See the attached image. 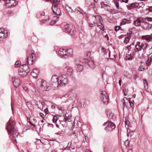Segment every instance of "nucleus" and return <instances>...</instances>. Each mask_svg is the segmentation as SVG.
<instances>
[{
  "instance_id": "obj_1",
  "label": "nucleus",
  "mask_w": 152,
  "mask_h": 152,
  "mask_svg": "<svg viewBox=\"0 0 152 152\" xmlns=\"http://www.w3.org/2000/svg\"><path fill=\"white\" fill-rule=\"evenodd\" d=\"M15 123L10 119L7 123L6 129L9 134L11 135L14 139L17 142L16 137H18V133L17 132L15 128Z\"/></svg>"
},
{
  "instance_id": "obj_2",
  "label": "nucleus",
  "mask_w": 152,
  "mask_h": 152,
  "mask_svg": "<svg viewBox=\"0 0 152 152\" xmlns=\"http://www.w3.org/2000/svg\"><path fill=\"white\" fill-rule=\"evenodd\" d=\"M37 85L38 87L42 91H47L49 86L46 81L41 79H38L37 81Z\"/></svg>"
},
{
  "instance_id": "obj_3",
  "label": "nucleus",
  "mask_w": 152,
  "mask_h": 152,
  "mask_svg": "<svg viewBox=\"0 0 152 152\" xmlns=\"http://www.w3.org/2000/svg\"><path fill=\"white\" fill-rule=\"evenodd\" d=\"M50 85L55 89L59 87L60 85L58 80V77L56 75H54L52 77Z\"/></svg>"
},
{
  "instance_id": "obj_4",
  "label": "nucleus",
  "mask_w": 152,
  "mask_h": 152,
  "mask_svg": "<svg viewBox=\"0 0 152 152\" xmlns=\"http://www.w3.org/2000/svg\"><path fill=\"white\" fill-rule=\"evenodd\" d=\"M135 47L137 50L140 51L142 49L143 50H145L149 47V46L147 43L137 42L135 45Z\"/></svg>"
},
{
  "instance_id": "obj_5",
  "label": "nucleus",
  "mask_w": 152,
  "mask_h": 152,
  "mask_svg": "<svg viewBox=\"0 0 152 152\" xmlns=\"http://www.w3.org/2000/svg\"><path fill=\"white\" fill-rule=\"evenodd\" d=\"M59 84L61 86H64L68 83L66 75L65 74L61 75L58 77Z\"/></svg>"
},
{
  "instance_id": "obj_6",
  "label": "nucleus",
  "mask_w": 152,
  "mask_h": 152,
  "mask_svg": "<svg viewBox=\"0 0 152 152\" xmlns=\"http://www.w3.org/2000/svg\"><path fill=\"white\" fill-rule=\"evenodd\" d=\"M100 97L104 104L106 105L108 104L109 101L108 96L105 91H101Z\"/></svg>"
},
{
  "instance_id": "obj_7",
  "label": "nucleus",
  "mask_w": 152,
  "mask_h": 152,
  "mask_svg": "<svg viewBox=\"0 0 152 152\" xmlns=\"http://www.w3.org/2000/svg\"><path fill=\"white\" fill-rule=\"evenodd\" d=\"M64 28L66 31L72 35H74L76 33V31L75 30L74 27L72 25H66L64 26Z\"/></svg>"
},
{
  "instance_id": "obj_8",
  "label": "nucleus",
  "mask_w": 152,
  "mask_h": 152,
  "mask_svg": "<svg viewBox=\"0 0 152 152\" xmlns=\"http://www.w3.org/2000/svg\"><path fill=\"white\" fill-rule=\"evenodd\" d=\"M35 54L32 53L28 56L26 61V63L28 65H32L34 62L35 60Z\"/></svg>"
},
{
  "instance_id": "obj_9",
  "label": "nucleus",
  "mask_w": 152,
  "mask_h": 152,
  "mask_svg": "<svg viewBox=\"0 0 152 152\" xmlns=\"http://www.w3.org/2000/svg\"><path fill=\"white\" fill-rule=\"evenodd\" d=\"M115 127V124L111 121H108V124L105 128V129L107 131H109L112 130Z\"/></svg>"
},
{
  "instance_id": "obj_10",
  "label": "nucleus",
  "mask_w": 152,
  "mask_h": 152,
  "mask_svg": "<svg viewBox=\"0 0 152 152\" xmlns=\"http://www.w3.org/2000/svg\"><path fill=\"white\" fill-rule=\"evenodd\" d=\"M82 62L88 64V66L91 68H94L95 67V65L94 63V61L93 60H88L84 59L83 60Z\"/></svg>"
},
{
  "instance_id": "obj_11",
  "label": "nucleus",
  "mask_w": 152,
  "mask_h": 152,
  "mask_svg": "<svg viewBox=\"0 0 152 152\" xmlns=\"http://www.w3.org/2000/svg\"><path fill=\"white\" fill-rule=\"evenodd\" d=\"M17 3L18 2L16 0H8L6 1L5 4L7 6L10 7L15 6Z\"/></svg>"
},
{
  "instance_id": "obj_12",
  "label": "nucleus",
  "mask_w": 152,
  "mask_h": 152,
  "mask_svg": "<svg viewBox=\"0 0 152 152\" xmlns=\"http://www.w3.org/2000/svg\"><path fill=\"white\" fill-rule=\"evenodd\" d=\"M140 3L137 2H134L126 5L127 9L129 10H131L132 8H136L139 5Z\"/></svg>"
},
{
  "instance_id": "obj_13",
  "label": "nucleus",
  "mask_w": 152,
  "mask_h": 152,
  "mask_svg": "<svg viewBox=\"0 0 152 152\" xmlns=\"http://www.w3.org/2000/svg\"><path fill=\"white\" fill-rule=\"evenodd\" d=\"M134 52L132 50H129L126 53V59L127 60H131L134 58L133 57Z\"/></svg>"
},
{
  "instance_id": "obj_14",
  "label": "nucleus",
  "mask_w": 152,
  "mask_h": 152,
  "mask_svg": "<svg viewBox=\"0 0 152 152\" xmlns=\"http://www.w3.org/2000/svg\"><path fill=\"white\" fill-rule=\"evenodd\" d=\"M14 86L16 87L19 86L20 84V79L19 78L13 77L12 80Z\"/></svg>"
},
{
  "instance_id": "obj_15",
  "label": "nucleus",
  "mask_w": 152,
  "mask_h": 152,
  "mask_svg": "<svg viewBox=\"0 0 152 152\" xmlns=\"http://www.w3.org/2000/svg\"><path fill=\"white\" fill-rule=\"evenodd\" d=\"M52 11L56 15H60L61 10L58 6H56V5H53L52 7Z\"/></svg>"
},
{
  "instance_id": "obj_16",
  "label": "nucleus",
  "mask_w": 152,
  "mask_h": 152,
  "mask_svg": "<svg viewBox=\"0 0 152 152\" xmlns=\"http://www.w3.org/2000/svg\"><path fill=\"white\" fill-rule=\"evenodd\" d=\"M58 53L62 57L66 58V50L60 48L58 51Z\"/></svg>"
},
{
  "instance_id": "obj_17",
  "label": "nucleus",
  "mask_w": 152,
  "mask_h": 152,
  "mask_svg": "<svg viewBox=\"0 0 152 152\" xmlns=\"http://www.w3.org/2000/svg\"><path fill=\"white\" fill-rule=\"evenodd\" d=\"M19 75L22 77H24L26 76L28 73V70L25 71H23L21 68H20L18 70Z\"/></svg>"
},
{
  "instance_id": "obj_18",
  "label": "nucleus",
  "mask_w": 152,
  "mask_h": 152,
  "mask_svg": "<svg viewBox=\"0 0 152 152\" xmlns=\"http://www.w3.org/2000/svg\"><path fill=\"white\" fill-rule=\"evenodd\" d=\"M131 21L130 19L124 18L121 20L120 23V25H123L126 24L130 23Z\"/></svg>"
},
{
  "instance_id": "obj_19",
  "label": "nucleus",
  "mask_w": 152,
  "mask_h": 152,
  "mask_svg": "<svg viewBox=\"0 0 152 152\" xmlns=\"http://www.w3.org/2000/svg\"><path fill=\"white\" fill-rule=\"evenodd\" d=\"M0 33H1L3 35L4 37L6 38L7 36L8 33L7 30L4 28H0Z\"/></svg>"
},
{
  "instance_id": "obj_20",
  "label": "nucleus",
  "mask_w": 152,
  "mask_h": 152,
  "mask_svg": "<svg viewBox=\"0 0 152 152\" xmlns=\"http://www.w3.org/2000/svg\"><path fill=\"white\" fill-rule=\"evenodd\" d=\"M152 25L149 24L148 23H144L142 26L143 28L145 30H149L151 28Z\"/></svg>"
},
{
  "instance_id": "obj_21",
  "label": "nucleus",
  "mask_w": 152,
  "mask_h": 152,
  "mask_svg": "<svg viewBox=\"0 0 152 152\" xmlns=\"http://www.w3.org/2000/svg\"><path fill=\"white\" fill-rule=\"evenodd\" d=\"M39 71L37 69H34L31 73V75L34 77H37L38 75Z\"/></svg>"
},
{
  "instance_id": "obj_22",
  "label": "nucleus",
  "mask_w": 152,
  "mask_h": 152,
  "mask_svg": "<svg viewBox=\"0 0 152 152\" xmlns=\"http://www.w3.org/2000/svg\"><path fill=\"white\" fill-rule=\"evenodd\" d=\"M73 55V50L72 48L66 50V58L71 57Z\"/></svg>"
},
{
  "instance_id": "obj_23",
  "label": "nucleus",
  "mask_w": 152,
  "mask_h": 152,
  "mask_svg": "<svg viewBox=\"0 0 152 152\" xmlns=\"http://www.w3.org/2000/svg\"><path fill=\"white\" fill-rule=\"evenodd\" d=\"M151 36L150 35L142 36V38L143 39L145 40L147 42H149L150 40L151 39Z\"/></svg>"
},
{
  "instance_id": "obj_24",
  "label": "nucleus",
  "mask_w": 152,
  "mask_h": 152,
  "mask_svg": "<svg viewBox=\"0 0 152 152\" xmlns=\"http://www.w3.org/2000/svg\"><path fill=\"white\" fill-rule=\"evenodd\" d=\"M113 146L111 142H106L105 144V149L106 150H109L112 148Z\"/></svg>"
},
{
  "instance_id": "obj_25",
  "label": "nucleus",
  "mask_w": 152,
  "mask_h": 152,
  "mask_svg": "<svg viewBox=\"0 0 152 152\" xmlns=\"http://www.w3.org/2000/svg\"><path fill=\"white\" fill-rule=\"evenodd\" d=\"M77 68L76 70L78 72H82L83 70V66L80 64H76Z\"/></svg>"
},
{
  "instance_id": "obj_26",
  "label": "nucleus",
  "mask_w": 152,
  "mask_h": 152,
  "mask_svg": "<svg viewBox=\"0 0 152 152\" xmlns=\"http://www.w3.org/2000/svg\"><path fill=\"white\" fill-rule=\"evenodd\" d=\"M20 68H21L22 69H23V71H25L28 70V72H29L30 70L28 68V64L26 65V64H23L22 66H20Z\"/></svg>"
},
{
  "instance_id": "obj_27",
  "label": "nucleus",
  "mask_w": 152,
  "mask_h": 152,
  "mask_svg": "<svg viewBox=\"0 0 152 152\" xmlns=\"http://www.w3.org/2000/svg\"><path fill=\"white\" fill-rule=\"evenodd\" d=\"M96 24L99 27L102 31H104L105 28L104 27L103 25L102 24L101 22H99V23H96Z\"/></svg>"
},
{
  "instance_id": "obj_28",
  "label": "nucleus",
  "mask_w": 152,
  "mask_h": 152,
  "mask_svg": "<svg viewBox=\"0 0 152 152\" xmlns=\"http://www.w3.org/2000/svg\"><path fill=\"white\" fill-rule=\"evenodd\" d=\"M67 74L69 76L72 75L73 74V70L72 69L71 67H69L67 71Z\"/></svg>"
},
{
  "instance_id": "obj_29",
  "label": "nucleus",
  "mask_w": 152,
  "mask_h": 152,
  "mask_svg": "<svg viewBox=\"0 0 152 152\" xmlns=\"http://www.w3.org/2000/svg\"><path fill=\"white\" fill-rule=\"evenodd\" d=\"M94 17L95 18V19H96L97 21L96 23L101 22L102 18L99 15H94Z\"/></svg>"
},
{
  "instance_id": "obj_30",
  "label": "nucleus",
  "mask_w": 152,
  "mask_h": 152,
  "mask_svg": "<svg viewBox=\"0 0 152 152\" xmlns=\"http://www.w3.org/2000/svg\"><path fill=\"white\" fill-rule=\"evenodd\" d=\"M140 20L138 19H137L134 21L133 24H134L136 26H139L140 25Z\"/></svg>"
},
{
  "instance_id": "obj_31",
  "label": "nucleus",
  "mask_w": 152,
  "mask_h": 152,
  "mask_svg": "<svg viewBox=\"0 0 152 152\" xmlns=\"http://www.w3.org/2000/svg\"><path fill=\"white\" fill-rule=\"evenodd\" d=\"M51 2H53V5H56V6H58V5L60 1V0H50Z\"/></svg>"
},
{
  "instance_id": "obj_32",
  "label": "nucleus",
  "mask_w": 152,
  "mask_h": 152,
  "mask_svg": "<svg viewBox=\"0 0 152 152\" xmlns=\"http://www.w3.org/2000/svg\"><path fill=\"white\" fill-rule=\"evenodd\" d=\"M143 83L144 84V88L145 89H147L148 88V83L145 79L143 80Z\"/></svg>"
},
{
  "instance_id": "obj_33",
  "label": "nucleus",
  "mask_w": 152,
  "mask_h": 152,
  "mask_svg": "<svg viewBox=\"0 0 152 152\" xmlns=\"http://www.w3.org/2000/svg\"><path fill=\"white\" fill-rule=\"evenodd\" d=\"M107 115L110 119H111L112 118L113 114L111 113L110 111H107Z\"/></svg>"
},
{
  "instance_id": "obj_34",
  "label": "nucleus",
  "mask_w": 152,
  "mask_h": 152,
  "mask_svg": "<svg viewBox=\"0 0 152 152\" xmlns=\"http://www.w3.org/2000/svg\"><path fill=\"white\" fill-rule=\"evenodd\" d=\"M21 64V61H17L16 62L15 64V67H18Z\"/></svg>"
},
{
  "instance_id": "obj_35",
  "label": "nucleus",
  "mask_w": 152,
  "mask_h": 152,
  "mask_svg": "<svg viewBox=\"0 0 152 152\" xmlns=\"http://www.w3.org/2000/svg\"><path fill=\"white\" fill-rule=\"evenodd\" d=\"M26 105L29 109H31L32 107H31V103L28 102H26Z\"/></svg>"
},
{
  "instance_id": "obj_36",
  "label": "nucleus",
  "mask_w": 152,
  "mask_h": 152,
  "mask_svg": "<svg viewBox=\"0 0 152 152\" xmlns=\"http://www.w3.org/2000/svg\"><path fill=\"white\" fill-rule=\"evenodd\" d=\"M57 117L56 116H54L52 119V121L53 123H55L57 121Z\"/></svg>"
},
{
  "instance_id": "obj_37",
  "label": "nucleus",
  "mask_w": 152,
  "mask_h": 152,
  "mask_svg": "<svg viewBox=\"0 0 152 152\" xmlns=\"http://www.w3.org/2000/svg\"><path fill=\"white\" fill-rule=\"evenodd\" d=\"M66 9L67 10H68L69 11H72L73 10L72 9L71 7L68 5H67L66 7Z\"/></svg>"
},
{
  "instance_id": "obj_38",
  "label": "nucleus",
  "mask_w": 152,
  "mask_h": 152,
  "mask_svg": "<svg viewBox=\"0 0 152 152\" xmlns=\"http://www.w3.org/2000/svg\"><path fill=\"white\" fill-rule=\"evenodd\" d=\"M151 60H150L149 58H148V60L146 62V64L147 66H149L150 65V62Z\"/></svg>"
},
{
  "instance_id": "obj_39",
  "label": "nucleus",
  "mask_w": 152,
  "mask_h": 152,
  "mask_svg": "<svg viewBox=\"0 0 152 152\" xmlns=\"http://www.w3.org/2000/svg\"><path fill=\"white\" fill-rule=\"evenodd\" d=\"M129 102L130 104V107L133 108L134 107V103L131 102L130 100L129 101Z\"/></svg>"
},
{
  "instance_id": "obj_40",
  "label": "nucleus",
  "mask_w": 152,
  "mask_h": 152,
  "mask_svg": "<svg viewBox=\"0 0 152 152\" xmlns=\"http://www.w3.org/2000/svg\"><path fill=\"white\" fill-rule=\"evenodd\" d=\"M125 119V123L126 125H129V122L128 121V118H126Z\"/></svg>"
},
{
  "instance_id": "obj_41",
  "label": "nucleus",
  "mask_w": 152,
  "mask_h": 152,
  "mask_svg": "<svg viewBox=\"0 0 152 152\" xmlns=\"http://www.w3.org/2000/svg\"><path fill=\"white\" fill-rule=\"evenodd\" d=\"M128 133L127 134V136L129 137L130 136V137L132 136L133 133L130 132H128V130L127 131Z\"/></svg>"
},
{
  "instance_id": "obj_42",
  "label": "nucleus",
  "mask_w": 152,
  "mask_h": 152,
  "mask_svg": "<svg viewBox=\"0 0 152 152\" xmlns=\"http://www.w3.org/2000/svg\"><path fill=\"white\" fill-rule=\"evenodd\" d=\"M115 30L116 31H118L120 29V27L119 26H115Z\"/></svg>"
},
{
  "instance_id": "obj_43",
  "label": "nucleus",
  "mask_w": 152,
  "mask_h": 152,
  "mask_svg": "<svg viewBox=\"0 0 152 152\" xmlns=\"http://www.w3.org/2000/svg\"><path fill=\"white\" fill-rule=\"evenodd\" d=\"M126 101H127V102H128L129 101V100L127 99L126 98L124 97V98L123 100H122V102L123 103V102H126Z\"/></svg>"
},
{
  "instance_id": "obj_44",
  "label": "nucleus",
  "mask_w": 152,
  "mask_h": 152,
  "mask_svg": "<svg viewBox=\"0 0 152 152\" xmlns=\"http://www.w3.org/2000/svg\"><path fill=\"white\" fill-rule=\"evenodd\" d=\"M131 46V45H128L126 46L128 51H129V50H132Z\"/></svg>"
},
{
  "instance_id": "obj_45",
  "label": "nucleus",
  "mask_w": 152,
  "mask_h": 152,
  "mask_svg": "<svg viewBox=\"0 0 152 152\" xmlns=\"http://www.w3.org/2000/svg\"><path fill=\"white\" fill-rule=\"evenodd\" d=\"M110 12L112 13H116V11L114 9H111L110 11Z\"/></svg>"
},
{
  "instance_id": "obj_46",
  "label": "nucleus",
  "mask_w": 152,
  "mask_h": 152,
  "mask_svg": "<svg viewBox=\"0 0 152 152\" xmlns=\"http://www.w3.org/2000/svg\"><path fill=\"white\" fill-rule=\"evenodd\" d=\"M95 24L94 22V23H90L89 24V26H90L91 27H93L94 26V24Z\"/></svg>"
},
{
  "instance_id": "obj_47",
  "label": "nucleus",
  "mask_w": 152,
  "mask_h": 152,
  "mask_svg": "<svg viewBox=\"0 0 152 152\" xmlns=\"http://www.w3.org/2000/svg\"><path fill=\"white\" fill-rule=\"evenodd\" d=\"M91 55V53L90 52H88L87 53L86 55L88 57H90Z\"/></svg>"
},
{
  "instance_id": "obj_48",
  "label": "nucleus",
  "mask_w": 152,
  "mask_h": 152,
  "mask_svg": "<svg viewBox=\"0 0 152 152\" xmlns=\"http://www.w3.org/2000/svg\"><path fill=\"white\" fill-rule=\"evenodd\" d=\"M39 115L41 116L42 117V118H44V115L43 113H39Z\"/></svg>"
},
{
  "instance_id": "obj_49",
  "label": "nucleus",
  "mask_w": 152,
  "mask_h": 152,
  "mask_svg": "<svg viewBox=\"0 0 152 152\" xmlns=\"http://www.w3.org/2000/svg\"><path fill=\"white\" fill-rule=\"evenodd\" d=\"M49 19V18L48 17L47 19V20H42V23H45L46 21H47Z\"/></svg>"
},
{
  "instance_id": "obj_50",
  "label": "nucleus",
  "mask_w": 152,
  "mask_h": 152,
  "mask_svg": "<svg viewBox=\"0 0 152 152\" xmlns=\"http://www.w3.org/2000/svg\"><path fill=\"white\" fill-rule=\"evenodd\" d=\"M115 4L116 6L118 7H119V3L118 2H115Z\"/></svg>"
},
{
  "instance_id": "obj_51",
  "label": "nucleus",
  "mask_w": 152,
  "mask_h": 152,
  "mask_svg": "<svg viewBox=\"0 0 152 152\" xmlns=\"http://www.w3.org/2000/svg\"><path fill=\"white\" fill-rule=\"evenodd\" d=\"M28 122H29V123H30V124L31 125V126H33L34 127H35V126L31 123V122L30 121V120H29V121H28Z\"/></svg>"
},
{
  "instance_id": "obj_52",
  "label": "nucleus",
  "mask_w": 152,
  "mask_h": 152,
  "mask_svg": "<svg viewBox=\"0 0 152 152\" xmlns=\"http://www.w3.org/2000/svg\"><path fill=\"white\" fill-rule=\"evenodd\" d=\"M28 122H29V123H30V124L31 125V126H33L34 127H35V126L31 123V122L30 121V120H29V121H28Z\"/></svg>"
},
{
  "instance_id": "obj_53",
  "label": "nucleus",
  "mask_w": 152,
  "mask_h": 152,
  "mask_svg": "<svg viewBox=\"0 0 152 152\" xmlns=\"http://www.w3.org/2000/svg\"><path fill=\"white\" fill-rule=\"evenodd\" d=\"M91 5L93 7H95V5L94 3H92L91 4Z\"/></svg>"
},
{
  "instance_id": "obj_54",
  "label": "nucleus",
  "mask_w": 152,
  "mask_h": 152,
  "mask_svg": "<svg viewBox=\"0 0 152 152\" xmlns=\"http://www.w3.org/2000/svg\"><path fill=\"white\" fill-rule=\"evenodd\" d=\"M149 10L150 11H152V7H149Z\"/></svg>"
},
{
  "instance_id": "obj_55",
  "label": "nucleus",
  "mask_w": 152,
  "mask_h": 152,
  "mask_svg": "<svg viewBox=\"0 0 152 152\" xmlns=\"http://www.w3.org/2000/svg\"><path fill=\"white\" fill-rule=\"evenodd\" d=\"M144 69L143 68H141V67H139V70L140 71H142Z\"/></svg>"
},
{
  "instance_id": "obj_56",
  "label": "nucleus",
  "mask_w": 152,
  "mask_h": 152,
  "mask_svg": "<svg viewBox=\"0 0 152 152\" xmlns=\"http://www.w3.org/2000/svg\"><path fill=\"white\" fill-rule=\"evenodd\" d=\"M123 2L126 3L128 2V0H122Z\"/></svg>"
},
{
  "instance_id": "obj_57",
  "label": "nucleus",
  "mask_w": 152,
  "mask_h": 152,
  "mask_svg": "<svg viewBox=\"0 0 152 152\" xmlns=\"http://www.w3.org/2000/svg\"><path fill=\"white\" fill-rule=\"evenodd\" d=\"M108 121H107L104 123L103 124V126H105L107 124H108Z\"/></svg>"
},
{
  "instance_id": "obj_58",
  "label": "nucleus",
  "mask_w": 152,
  "mask_h": 152,
  "mask_svg": "<svg viewBox=\"0 0 152 152\" xmlns=\"http://www.w3.org/2000/svg\"><path fill=\"white\" fill-rule=\"evenodd\" d=\"M38 103H39V104H42V102H40V101H38L37 102V105H38Z\"/></svg>"
},
{
  "instance_id": "obj_59",
  "label": "nucleus",
  "mask_w": 152,
  "mask_h": 152,
  "mask_svg": "<svg viewBox=\"0 0 152 152\" xmlns=\"http://www.w3.org/2000/svg\"><path fill=\"white\" fill-rule=\"evenodd\" d=\"M64 120L65 122H66L67 120V117L66 116H65L64 118Z\"/></svg>"
},
{
  "instance_id": "obj_60",
  "label": "nucleus",
  "mask_w": 152,
  "mask_h": 152,
  "mask_svg": "<svg viewBox=\"0 0 152 152\" xmlns=\"http://www.w3.org/2000/svg\"><path fill=\"white\" fill-rule=\"evenodd\" d=\"M119 85L120 86H121V80H119Z\"/></svg>"
},
{
  "instance_id": "obj_61",
  "label": "nucleus",
  "mask_w": 152,
  "mask_h": 152,
  "mask_svg": "<svg viewBox=\"0 0 152 152\" xmlns=\"http://www.w3.org/2000/svg\"><path fill=\"white\" fill-rule=\"evenodd\" d=\"M85 152H92L89 149H86L85 151Z\"/></svg>"
},
{
  "instance_id": "obj_62",
  "label": "nucleus",
  "mask_w": 152,
  "mask_h": 152,
  "mask_svg": "<svg viewBox=\"0 0 152 152\" xmlns=\"http://www.w3.org/2000/svg\"><path fill=\"white\" fill-rule=\"evenodd\" d=\"M40 15H41L44 16L45 15V13L44 12H43L42 13H41L40 14Z\"/></svg>"
},
{
  "instance_id": "obj_63",
  "label": "nucleus",
  "mask_w": 152,
  "mask_h": 152,
  "mask_svg": "<svg viewBox=\"0 0 152 152\" xmlns=\"http://www.w3.org/2000/svg\"><path fill=\"white\" fill-rule=\"evenodd\" d=\"M126 102H123V105H124L126 106Z\"/></svg>"
},
{
  "instance_id": "obj_64",
  "label": "nucleus",
  "mask_w": 152,
  "mask_h": 152,
  "mask_svg": "<svg viewBox=\"0 0 152 152\" xmlns=\"http://www.w3.org/2000/svg\"><path fill=\"white\" fill-rule=\"evenodd\" d=\"M67 120H68V121L70 122V121H71V119L69 118H67Z\"/></svg>"
}]
</instances>
